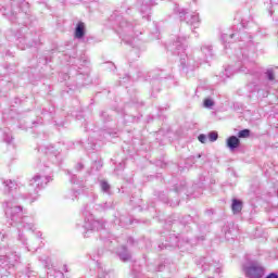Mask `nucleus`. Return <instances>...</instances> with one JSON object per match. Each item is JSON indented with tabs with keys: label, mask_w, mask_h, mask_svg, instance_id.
Instances as JSON below:
<instances>
[{
	"label": "nucleus",
	"mask_w": 278,
	"mask_h": 278,
	"mask_svg": "<svg viewBox=\"0 0 278 278\" xmlns=\"http://www.w3.org/2000/svg\"><path fill=\"white\" fill-rule=\"evenodd\" d=\"M169 51L174 55L180 56V64L185 68H199L200 64H203V62H207L210 58H212V46H202L200 51L195 52V61L190 60L188 58V54H186V49H188V40L186 37H178L173 45L168 47Z\"/></svg>",
	"instance_id": "obj_1"
},
{
	"label": "nucleus",
	"mask_w": 278,
	"mask_h": 278,
	"mask_svg": "<svg viewBox=\"0 0 278 278\" xmlns=\"http://www.w3.org/2000/svg\"><path fill=\"white\" fill-rule=\"evenodd\" d=\"M5 216L11 220L10 225H16L20 242L27 244V239H25L21 230L25 229L26 231H36V226L31 223V218L23 217V207L14 201L5 202Z\"/></svg>",
	"instance_id": "obj_2"
},
{
	"label": "nucleus",
	"mask_w": 278,
	"mask_h": 278,
	"mask_svg": "<svg viewBox=\"0 0 278 278\" xmlns=\"http://www.w3.org/2000/svg\"><path fill=\"white\" fill-rule=\"evenodd\" d=\"M119 28V36L123 42L130 45V47H138L141 43L139 36H142V30L136 29V27L127 21H122Z\"/></svg>",
	"instance_id": "obj_3"
},
{
	"label": "nucleus",
	"mask_w": 278,
	"mask_h": 278,
	"mask_svg": "<svg viewBox=\"0 0 278 278\" xmlns=\"http://www.w3.org/2000/svg\"><path fill=\"white\" fill-rule=\"evenodd\" d=\"M92 204H87L84 207L83 215L85 216L84 229L87 231H99L105 227L103 220L94 219L91 211Z\"/></svg>",
	"instance_id": "obj_4"
},
{
	"label": "nucleus",
	"mask_w": 278,
	"mask_h": 278,
	"mask_svg": "<svg viewBox=\"0 0 278 278\" xmlns=\"http://www.w3.org/2000/svg\"><path fill=\"white\" fill-rule=\"evenodd\" d=\"M51 181V177L42 174H36L30 180L29 186L34 189L35 194H38L39 190H42L47 184Z\"/></svg>",
	"instance_id": "obj_5"
},
{
	"label": "nucleus",
	"mask_w": 278,
	"mask_h": 278,
	"mask_svg": "<svg viewBox=\"0 0 278 278\" xmlns=\"http://www.w3.org/2000/svg\"><path fill=\"white\" fill-rule=\"evenodd\" d=\"M179 16L181 21H186L187 25H190L194 29H198L199 25H201V18L199 17V13L197 12H187L186 10L179 11Z\"/></svg>",
	"instance_id": "obj_6"
},
{
	"label": "nucleus",
	"mask_w": 278,
	"mask_h": 278,
	"mask_svg": "<svg viewBox=\"0 0 278 278\" xmlns=\"http://www.w3.org/2000/svg\"><path fill=\"white\" fill-rule=\"evenodd\" d=\"M244 273L248 278H263L264 267L257 263H252L244 267Z\"/></svg>",
	"instance_id": "obj_7"
},
{
	"label": "nucleus",
	"mask_w": 278,
	"mask_h": 278,
	"mask_svg": "<svg viewBox=\"0 0 278 278\" xmlns=\"http://www.w3.org/2000/svg\"><path fill=\"white\" fill-rule=\"evenodd\" d=\"M21 262V256L16 253H11L5 256L0 257V266H8L9 268H12V266H16Z\"/></svg>",
	"instance_id": "obj_8"
},
{
	"label": "nucleus",
	"mask_w": 278,
	"mask_h": 278,
	"mask_svg": "<svg viewBox=\"0 0 278 278\" xmlns=\"http://www.w3.org/2000/svg\"><path fill=\"white\" fill-rule=\"evenodd\" d=\"M139 10H140V14L142 15V18H147V21H151V8H153V5H157V3H155V1L153 0H149V1H144L139 3Z\"/></svg>",
	"instance_id": "obj_9"
},
{
	"label": "nucleus",
	"mask_w": 278,
	"mask_h": 278,
	"mask_svg": "<svg viewBox=\"0 0 278 278\" xmlns=\"http://www.w3.org/2000/svg\"><path fill=\"white\" fill-rule=\"evenodd\" d=\"M253 43L250 41L247 43L245 48H240L236 51V55L240 62H242L243 66L245 68H249V47H251Z\"/></svg>",
	"instance_id": "obj_10"
},
{
	"label": "nucleus",
	"mask_w": 278,
	"mask_h": 278,
	"mask_svg": "<svg viewBox=\"0 0 278 278\" xmlns=\"http://www.w3.org/2000/svg\"><path fill=\"white\" fill-rule=\"evenodd\" d=\"M206 262L207 263H204L202 265V268L203 270H214V273H220V262L217 261V262H212L210 261V258H206ZM207 265H208V268H207Z\"/></svg>",
	"instance_id": "obj_11"
},
{
	"label": "nucleus",
	"mask_w": 278,
	"mask_h": 278,
	"mask_svg": "<svg viewBox=\"0 0 278 278\" xmlns=\"http://www.w3.org/2000/svg\"><path fill=\"white\" fill-rule=\"evenodd\" d=\"M2 186H3L4 192H14V190L18 188V185L16 184V181L12 179H3Z\"/></svg>",
	"instance_id": "obj_12"
},
{
	"label": "nucleus",
	"mask_w": 278,
	"mask_h": 278,
	"mask_svg": "<svg viewBox=\"0 0 278 278\" xmlns=\"http://www.w3.org/2000/svg\"><path fill=\"white\" fill-rule=\"evenodd\" d=\"M226 147H228L230 151L238 149L240 147V138L230 136L226 141Z\"/></svg>",
	"instance_id": "obj_13"
},
{
	"label": "nucleus",
	"mask_w": 278,
	"mask_h": 278,
	"mask_svg": "<svg viewBox=\"0 0 278 278\" xmlns=\"http://www.w3.org/2000/svg\"><path fill=\"white\" fill-rule=\"evenodd\" d=\"M84 36H86V24H84V22H79L75 28V38L81 40Z\"/></svg>",
	"instance_id": "obj_14"
},
{
	"label": "nucleus",
	"mask_w": 278,
	"mask_h": 278,
	"mask_svg": "<svg viewBox=\"0 0 278 278\" xmlns=\"http://www.w3.org/2000/svg\"><path fill=\"white\" fill-rule=\"evenodd\" d=\"M117 253L122 262H129V260H131V254H129L126 247H122L121 250L117 251Z\"/></svg>",
	"instance_id": "obj_15"
},
{
	"label": "nucleus",
	"mask_w": 278,
	"mask_h": 278,
	"mask_svg": "<svg viewBox=\"0 0 278 278\" xmlns=\"http://www.w3.org/2000/svg\"><path fill=\"white\" fill-rule=\"evenodd\" d=\"M99 186L101 192H104V194H111L112 186L110 182H108V180H100Z\"/></svg>",
	"instance_id": "obj_16"
},
{
	"label": "nucleus",
	"mask_w": 278,
	"mask_h": 278,
	"mask_svg": "<svg viewBox=\"0 0 278 278\" xmlns=\"http://www.w3.org/2000/svg\"><path fill=\"white\" fill-rule=\"evenodd\" d=\"M2 140H4L7 144H12L14 138L12 137V132L9 130V128L2 129Z\"/></svg>",
	"instance_id": "obj_17"
},
{
	"label": "nucleus",
	"mask_w": 278,
	"mask_h": 278,
	"mask_svg": "<svg viewBox=\"0 0 278 278\" xmlns=\"http://www.w3.org/2000/svg\"><path fill=\"white\" fill-rule=\"evenodd\" d=\"M46 154L53 155V157H58V155L60 154V150L55 148V146H48L46 148Z\"/></svg>",
	"instance_id": "obj_18"
},
{
	"label": "nucleus",
	"mask_w": 278,
	"mask_h": 278,
	"mask_svg": "<svg viewBox=\"0 0 278 278\" xmlns=\"http://www.w3.org/2000/svg\"><path fill=\"white\" fill-rule=\"evenodd\" d=\"M232 212L235 214H238L240 212H242V202L240 200H233L232 201Z\"/></svg>",
	"instance_id": "obj_19"
},
{
	"label": "nucleus",
	"mask_w": 278,
	"mask_h": 278,
	"mask_svg": "<svg viewBox=\"0 0 278 278\" xmlns=\"http://www.w3.org/2000/svg\"><path fill=\"white\" fill-rule=\"evenodd\" d=\"M231 38H240V34L233 33V34H230V35H227V34L222 35L223 42H228V40H231Z\"/></svg>",
	"instance_id": "obj_20"
},
{
	"label": "nucleus",
	"mask_w": 278,
	"mask_h": 278,
	"mask_svg": "<svg viewBox=\"0 0 278 278\" xmlns=\"http://www.w3.org/2000/svg\"><path fill=\"white\" fill-rule=\"evenodd\" d=\"M265 76L268 79V81H275V70L273 68L267 70L265 73Z\"/></svg>",
	"instance_id": "obj_21"
},
{
	"label": "nucleus",
	"mask_w": 278,
	"mask_h": 278,
	"mask_svg": "<svg viewBox=\"0 0 278 278\" xmlns=\"http://www.w3.org/2000/svg\"><path fill=\"white\" fill-rule=\"evenodd\" d=\"M251 136L250 129H243L238 132V138H249Z\"/></svg>",
	"instance_id": "obj_22"
},
{
	"label": "nucleus",
	"mask_w": 278,
	"mask_h": 278,
	"mask_svg": "<svg viewBox=\"0 0 278 278\" xmlns=\"http://www.w3.org/2000/svg\"><path fill=\"white\" fill-rule=\"evenodd\" d=\"M208 140H210V142H216V140H218V132L211 131L208 134Z\"/></svg>",
	"instance_id": "obj_23"
},
{
	"label": "nucleus",
	"mask_w": 278,
	"mask_h": 278,
	"mask_svg": "<svg viewBox=\"0 0 278 278\" xmlns=\"http://www.w3.org/2000/svg\"><path fill=\"white\" fill-rule=\"evenodd\" d=\"M77 197H79V191H71L67 195V199H72V201H75V199H77Z\"/></svg>",
	"instance_id": "obj_24"
},
{
	"label": "nucleus",
	"mask_w": 278,
	"mask_h": 278,
	"mask_svg": "<svg viewBox=\"0 0 278 278\" xmlns=\"http://www.w3.org/2000/svg\"><path fill=\"white\" fill-rule=\"evenodd\" d=\"M214 101L212 99L204 100V108H213Z\"/></svg>",
	"instance_id": "obj_25"
},
{
	"label": "nucleus",
	"mask_w": 278,
	"mask_h": 278,
	"mask_svg": "<svg viewBox=\"0 0 278 278\" xmlns=\"http://www.w3.org/2000/svg\"><path fill=\"white\" fill-rule=\"evenodd\" d=\"M198 140L202 143L205 144V142H207V136H205L204 134L200 135L198 137Z\"/></svg>",
	"instance_id": "obj_26"
},
{
	"label": "nucleus",
	"mask_w": 278,
	"mask_h": 278,
	"mask_svg": "<svg viewBox=\"0 0 278 278\" xmlns=\"http://www.w3.org/2000/svg\"><path fill=\"white\" fill-rule=\"evenodd\" d=\"M99 207H100L101 210H111L112 203L105 202L104 204H100Z\"/></svg>",
	"instance_id": "obj_27"
},
{
	"label": "nucleus",
	"mask_w": 278,
	"mask_h": 278,
	"mask_svg": "<svg viewBox=\"0 0 278 278\" xmlns=\"http://www.w3.org/2000/svg\"><path fill=\"white\" fill-rule=\"evenodd\" d=\"M231 71V66H228L226 70H225V75L226 77H229L231 74H229V72Z\"/></svg>",
	"instance_id": "obj_28"
},
{
	"label": "nucleus",
	"mask_w": 278,
	"mask_h": 278,
	"mask_svg": "<svg viewBox=\"0 0 278 278\" xmlns=\"http://www.w3.org/2000/svg\"><path fill=\"white\" fill-rule=\"evenodd\" d=\"M91 199H92V201H97V199H98L97 194L96 193H91Z\"/></svg>",
	"instance_id": "obj_29"
},
{
	"label": "nucleus",
	"mask_w": 278,
	"mask_h": 278,
	"mask_svg": "<svg viewBox=\"0 0 278 278\" xmlns=\"http://www.w3.org/2000/svg\"><path fill=\"white\" fill-rule=\"evenodd\" d=\"M98 278H108V274H105V276H103V274L99 273Z\"/></svg>",
	"instance_id": "obj_30"
},
{
	"label": "nucleus",
	"mask_w": 278,
	"mask_h": 278,
	"mask_svg": "<svg viewBox=\"0 0 278 278\" xmlns=\"http://www.w3.org/2000/svg\"><path fill=\"white\" fill-rule=\"evenodd\" d=\"M73 179H75V176H73L71 179L72 184H75V180H73Z\"/></svg>",
	"instance_id": "obj_31"
},
{
	"label": "nucleus",
	"mask_w": 278,
	"mask_h": 278,
	"mask_svg": "<svg viewBox=\"0 0 278 278\" xmlns=\"http://www.w3.org/2000/svg\"><path fill=\"white\" fill-rule=\"evenodd\" d=\"M78 166H79V168H84V165H81V164H78Z\"/></svg>",
	"instance_id": "obj_32"
},
{
	"label": "nucleus",
	"mask_w": 278,
	"mask_h": 278,
	"mask_svg": "<svg viewBox=\"0 0 278 278\" xmlns=\"http://www.w3.org/2000/svg\"><path fill=\"white\" fill-rule=\"evenodd\" d=\"M35 201H36V197H35V198H33L31 203H34Z\"/></svg>",
	"instance_id": "obj_33"
},
{
	"label": "nucleus",
	"mask_w": 278,
	"mask_h": 278,
	"mask_svg": "<svg viewBox=\"0 0 278 278\" xmlns=\"http://www.w3.org/2000/svg\"><path fill=\"white\" fill-rule=\"evenodd\" d=\"M240 71L244 72L243 67H241Z\"/></svg>",
	"instance_id": "obj_34"
},
{
	"label": "nucleus",
	"mask_w": 278,
	"mask_h": 278,
	"mask_svg": "<svg viewBox=\"0 0 278 278\" xmlns=\"http://www.w3.org/2000/svg\"><path fill=\"white\" fill-rule=\"evenodd\" d=\"M247 73H251V71L250 70H248V72Z\"/></svg>",
	"instance_id": "obj_35"
},
{
	"label": "nucleus",
	"mask_w": 278,
	"mask_h": 278,
	"mask_svg": "<svg viewBox=\"0 0 278 278\" xmlns=\"http://www.w3.org/2000/svg\"><path fill=\"white\" fill-rule=\"evenodd\" d=\"M239 38H243V36H239Z\"/></svg>",
	"instance_id": "obj_36"
}]
</instances>
